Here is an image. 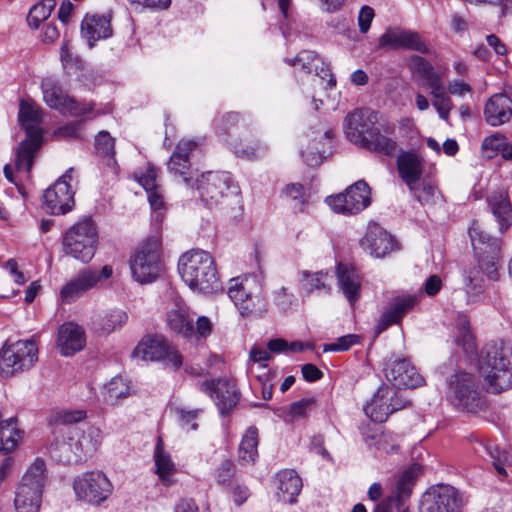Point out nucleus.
I'll use <instances>...</instances> for the list:
<instances>
[{
	"label": "nucleus",
	"instance_id": "34",
	"mask_svg": "<svg viewBox=\"0 0 512 512\" xmlns=\"http://www.w3.org/2000/svg\"><path fill=\"white\" fill-rule=\"evenodd\" d=\"M255 293H262L260 284L254 276L236 277L230 280L228 295L235 305L253 297Z\"/></svg>",
	"mask_w": 512,
	"mask_h": 512
},
{
	"label": "nucleus",
	"instance_id": "48",
	"mask_svg": "<svg viewBox=\"0 0 512 512\" xmlns=\"http://www.w3.org/2000/svg\"><path fill=\"white\" fill-rule=\"evenodd\" d=\"M408 189L413 198L423 205L431 204L436 194V187L425 181L411 185Z\"/></svg>",
	"mask_w": 512,
	"mask_h": 512
},
{
	"label": "nucleus",
	"instance_id": "2",
	"mask_svg": "<svg viewBox=\"0 0 512 512\" xmlns=\"http://www.w3.org/2000/svg\"><path fill=\"white\" fill-rule=\"evenodd\" d=\"M178 271L193 291L211 294L221 289L214 259L207 251L192 249L181 255Z\"/></svg>",
	"mask_w": 512,
	"mask_h": 512
},
{
	"label": "nucleus",
	"instance_id": "51",
	"mask_svg": "<svg viewBox=\"0 0 512 512\" xmlns=\"http://www.w3.org/2000/svg\"><path fill=\"white\" fill-rule=\"evenodd\" d=\"M107 396L110 401L124 398L130 394V385L121 376L114 377L106 385Z\"/></svg>",
	"mask_w": 512,
	"mask_h": 512
},
{
	"label": "nucleus",
	"instance_id": "44",
	"mask_svg": "<svg viewBox=\"0 0 512 512\" xmlns=\"http://www.w3.org/2000/svg\"><path fill=\"white\" fill-rule=\"evenodd\" d=\"M240 314L245 317H259L267 310V302L262 293H255L253 297L235 305Z\"/></svg>",
	"mask_w": 512,
	"mask_h": 512
},
{
	"label": "nucleus",
	"instance_id": "21",
	"mask_svg": "<svg viewBox=\"0 0 512 512\" xmlns=\"http://www.w3.org/2000/svg\"><path fill=\"white\" fill-rule=\"evenodd\" d=\"M197 146L198 144L193 140L179 141L167 164L168 171L174 176L182 177L187 187L194 186L191 177L190 154Z\"/></svg>",
	"mask_w": 512,
	"mask_h": 512
},
{
	"label": "nucleus",
	"instance_id": "36",
	"mask_svg": "<svg viewBox=\"0 0 512 512\" xmlns=\"http://www.w3.org/2000/svg\"><path fill=\"white\" fill-rule=\"evenodd\" d=\"M337 279L343 294L353 305L360 296L361 280L354 269H350L343 264L337 266Z\"/></svg>",
	"mask_w": 512,
	"mask_h": 512
},
{
	"label": "nucleus",
	"instance_id": "30",
	"mask_svg": "<svg viewBox=\"0 0 512 512\" xmlns=\"http://www.w3.org/2000/svg\"><path fill=\"white\" fill-rule=\"evenodd\" d=\"M277 496L280 501L294 504L302 489V479L292 469H284L277 473Z\"/></svg>",
	"mask_w": 512,
	"mask_h": 512
},
{
	"label": "nucleus",
	"instance_id": "50",
	"mask_svg": "<svg viewBox=\"0 0 512 512\" xmlns=\"http://www.w3.org/2000/svg\"><path fill=\"white\" fill-rule=\"evenodd\" d=\"M302 285L303 288L308 292L311 293L314 290H320L324 289L327 290V292L330 291V287H328L326 280L328 278L327 273L323 272H317L310 274L309 272H302Z\"/></svg>",
	"mask_w": 512,
	"mask_h": 512
},
{
	"label": "nucleus",
	"instance_id": "19",
	"mask_svg": "<svg viewBox=\"0 0 512 512\" xmlns=\"http://www.w3.org/2000/svg\"><path fill=\"white\" fill-rule=\"evenodd\" d=\"M385 377L393 387L398 389H412L424 383V378L406 358L387 363Z\"/></svg>",
	"mask_w": 512,
	"mask_h": 512
},
{
	"label": "nucleus",
	"instance_id": "27",
	"mask_svg": "<svg viewBox=\"0 0 512 512\" xmlns=\"http://www.w3.org/2000/svg\"><path fill=\"white\" fill-rule=\"evenodd\" d=\"M484 117L491 126H499L512 117V100L505 93L492 95L485 104Z\"/></svg>",
	"mask_w": 512,
	"mask_h": 512
},
{
	"label": "nucleus",
	"instance_id": "37",
	"mask_svg": "<svg viewBox=\"0 0 512 512\" xmlns=\"http://www.w3.org/2000/svg\"><path fill=\"white\" fill-rule=\"evenodd\" d=\"M128 316L121 309H110L96 315L93 319V329L102 334L109 335L120 329L127 321Z\"/></svg>",
	"mask_w": 512,
	"mask_h": 512
},
{
	"label": "nucleus",
	"instance_id": "9",
	"mask_svg": "<svg viewBox=\"0 0 512 512\" xmlns=\"http://www.w3.org/2000/svg\"><path fill=\"white\" fill-rule=\"evenodd\" d=\"M73 490L78 500L99 506L113 491V485L102 471H89L74 478Z\"/></svg>",
	"mask_w": 512,
	"mask_h": 512
},
{
	"label": "nucleus",
	"instance_id": "45",
	"mask_svg": "<svg viewBox=\"0 0 512 512\" xmlns=\"http://www.w3.org/2000/svg\"><path fill=\"white\" fill-rule=\"evenodd\" d=\"M55 6V0H43L42 2L35 4L28 13V25L31 28L37 29L43 21L48 19Z\"/></svg>",
	"mask_w": 512,
	"mask_h": 512
},
{
	"label": "nucleus",
	"instance_id": "24",
	"mask_svg": "<svg viewBox=\"0 0 512 512\" xmlns=\"http://www.w3.org/2000/svg\"><path fill=\"white\" fill-rule=\"evenodd\" d=\"M360 245L371 256L381 258L394 249V239L385 229L373 223L368 226Z\"/></svg>",
	"mask_w": 512,
	"mask_h": 512
},
{
	"label": "nucleus",
	"instance_id": "35",
	"mask_svg": "<svg viewBox=\"0 0 512 512\" xmlns=\"http://www.w3.org/2000/svg\"><path fill=\"white\" fill-rule=\"evenodd\" d=\"M70 440L76 441L77 451L83 456L92 455L102 442V432L95 426H89L86 430H70Z\"/></svg>",
	"mask_w": 512,
	"mask_h": 512
},
{
	"label": "nucleus",
	"instance_id": "17",
	"mask_svg": "<svg viewBox=\"0 0 512 512\" xmlns=\"http://www.w3.org/2000/svg\"><path fill=\"white\" fill-rule=\"evenodd\" d=\"M200 390L212 398L221 415L228 414L240 399L236 384L229 379L206 380Z\"/></svg>",
	"mask_w": 512,
	"mask_h": 512
},
{
	"label": "nucleus",
	"instance_id": "62",
	"mask_svg": "<svg viewBox=\"0 0 512 512\" xmlns=\"http://www.w3.org/2000/svg\"><path fill=\"white\" fill-rule=\"evenodd\" d=\"M314 404L313 399H301L300 401L294 402L289 407V414L292 417H302L306 411Z\"/></svg>",
	"mask_w": 512,
	"mask_h": 512
},
{
	"label": "nucleus",
	"instance_id": "13",
	"mask_svg": "<svg viewBox=\"0 0 512 512\" xmlns=\"http://www.w3.org/2000/svg\"><path fill=\"white\" fill-rule=\"evenodd\" d=\"M462 507L461 493L450 485L439 484L422 495L419 512H462Z\"/></svg>",
	"mask_w": 512,
	"mask_h": 512
},
{
	"label": "nucleus",
	"instance_id": "39",
	"mask_svg": "<svg viewBox=\"0 0 512 512\" xmlns=\"http://www.w3.org/2000/svg\"><path fill=\"white\" fill-rule=\"evenodd\" d=\"M76 441L70 440V431L62 440H56L49 447V453L53 459L63 464L77 463L82 459L80 451H77Z\"/></svg>",
	"mask_w": 512,
	"mask_h": 512
},
{
	"label": "nucleus",
	"instance_id": "7",
	"mask_svg": "<svg viewBox=\"0 0 512 512\" xmlns=\"http://www.w3.org/2000/svg\"><path fill=\"white\" fill-rule=\"evenodd\" d=\"M161 240L158 236L149 237L135 251L130 259L132 275L139 283H150L161 272Z\"/></svg>",
	"mask_w": 512,
	"mask_h": 512
},
{
	"label": "nucleus",
	"instance_id": "40",
	"mask_svg": "<svg viewBox=\"0 0 512 512\" xmlns=\"http://www.w3.org/2000/svg\"><path fill=\"white\" fill-rule=\"evenodd\" d=\"M156 473L162 484L169 486L173 483L172 476L176 473V466L170 454L164 450L163 441L159 437L154 450Z\"/></svg>",
	"mask_w": 512,
	"mask_h": 512
},
{
	"label": "nucleus",
	"instance_id": "11",
	"mask_svg": "<svg viewBox=\"0 0 512 512\" xmlns=\"http://www.w3.org/2000/svg\"><path fill=\"white\" fill-rule=\"evenodd\" d=\"M325 201L336 213L354 215L371 204V190L364 180H359L344 192L328 196Z\"/></svg>",
	"mask_w": 512,
	"mask_h": 512
},
{
	"label": "nucleus",
	"instance_id": "55",
	"mask_svg": "<svg viewBox=\"0 0 512 512\" xmlns=\"http://www.w3.org/2000/svg\"><path fill=\"white\" fill-rule=\"evenodd\" d=\"M432 105L441 119L445 121L449 119L450 112L453 109V102L448 93L432 99Z\"/></svg>",
	"mask_w": 512,
	"mask_h": 512
},
{
	"label": "nucleus",
	"instance_id": "23",
	"mask_svg": "<svg viewBox=\"0 0 512 512\" xmlns=\"http://www.w3.org/2000/svg\"><path fill=\"white\" fill-rule=\"evenodd\" d=\"M100 282L98 271L90 268L80 270L75 277L69 280L60 290L63 302L71 303L95 288Z\"/></svg>",
	"mask_w": 512,
	"mask_h": 512
},
{
	"label": "nucleus",
	"instance_id": "28",
	"mask_svg": "<svg viewBox=\"0 0 512 512\" xmlns=\"http://www.w3.org/2000/svg\"><path fill=\"white\" fill-rule=\"evenodd\" d=\"M286 62L293 66L299 65L305 73H314L315 76L320 77L322 80L330 76L328 84L330 87L336 85V80L330 74L329 67L325 64L323 59L313 51H301L294 59H287Z\"/></svg>",
	"mask_w": 512,
	"mask_h": 512
},
{
	"label": "nucleus",
	"instance_id": "15",
	"mask_svg": "<svg viewBox=\"0 0 512 512\" xmlns=\"http://www.w3.org/2000/svg\"><path fill=\"white\" fill-rule=\"evenodd\" d=\"M195 183L200 199L208 207L218 205L233 187L232 177L228 172L209 171L197 178Z\"/></svg>",
	"mask_w": 512,
	"mask_h": 512
},
{
	"label": "nucleus",
	"instance_id": "22",
	"mask_svg": "<svg viewBox=\"0 0 512 512\" xmlns=\"http://www.w3.org/2000/svg\"><path fill=\"white\" fill-rule=\"evenodd\" d=\"M417 302L418 297L411 294H402L391 298L388 307L382 313L375 327L376 334H380L389 326L399 323Z\"/></svg>",
	"mask_w": 512,
	"mask_h": 512
},
{
	"label": "nucleus",
	"instance_id": "53",
	"mask_svg": "<svg viewBox=\"0 0 512 512\" xmlns=\"http://www.w3.org/2000/svg\"><path fill=\"white\" fill-rule=\"evenodd\" d=\"M115 140L109 132L100 131L95 137V149L101 157H107L113 159Z\"/></svg>",
	"mask_w": 512,
	"mask_h": 512
},
{
	"label": "nucleus",
	"instance_id": "5",
	"mask_svg": "<svg viewBox=\"0 0 512 512\" xmlns=\"http://www.w3.org/2000/svg\"><path fill=\"white\" fill-rule=\"evenodd\" d=\"M47 478L45 461L35 459L17 485L14 499L17 512H39Z\"/></svg>",
	"mask_w": 512,
	"mask_h": 512
},
{
	"label": "nucleus",
	"instance_id": "58",
	"mask_svg": "<svg viewBox=\"0 0 512 512\" xmlns=\"http://www.w3.org/2000/svg\"><path fill=\"white\" fill-rule=\"evenodd\" d=\"M455 343L461 347L466 354H474L476 352L474 336L470 330L457 332Z\"/></svg>",
	"mask_w": 512,
	"mask_h": 512
},
{
	"label": "nucleus",
	"instance_id": "57",
	"mask_svg": "<svg viewBox=\"0 0 512 512\" xmlns=\"http://www.w3.org/2000/svg\"><path fill=\"white\" fill-rule=\"evenodd\" d=\"M202 412L201 409H192L187 410L185 408H175V413L181 423L182 426H190V430H196L198 425L194 422L199 416V414Z\"/></svg>",
	"mask_w": 512,
	"mask_h": 512
},
{
	"label": "nucleus",
	"instance_id": "20",
	"mask_svg": "<svg viewBox=\"0 0 512 512\" xmlns=\"http://www.w3.org/2000/svg\"><path fill=\"white\" fill-rule=\"evenodd\" d=\"M381 47L392 49H406L422 54L429 53V48L422 40L419 33L412 30H405L398 27L389 28L379 39Z\"/></svg>",
	"mask_w": 512,
	"mask_h": 512
},
{
	"label": "nucleus",
	"instance_id": "29",
	"mask_svg": "<svg viewBox=\"0 0 512 512\" xmlns=\"http://www.w3.org/2000/svg\"><path fill=\"white\" fill-rule=\"evenodd\" d=\"M393 395L394 388L386 385L379 387L370 403L364 406L365 414L374 422H385L390 415L389 400Z\"/></svg>",
	"mask_w": 512,
	"mask_h": 512
},
{
	"label": "nucleus",
	"instance_id": "46",
	"mask_svg": "<svg viewBox=\"0 0 512 512\" xmlns=\"http://www.w3.org/2000/svg\"><path fill=\"white\" fill-rule=\"evenodd\" d=\"M408 65L414 74L425 81L424 83H428L431 79L440 75L432 64L422 56L412 55L409 58Z\"/></svg>",
	"mask_w": 512,
	"mask_h": 512
},
{
	"label": "nucleus",
	"instance_id": "41",
	"mask_svg": "<svg viewBox=\"0 0 512 512\" xmlns=\"http://www.w3.org/2000/svg\"><path fill=\"white\" fill-rule=\"evenodd\" d=\"M259 435L255 426L246 429L238 448L239 461L243 465L254 464L258 457Z\"/></svg>",
	"mask_w": 512,
	"mask_h": 512
},
{
	"label": "nucleus",
	"instance_id": "33",
	"mask_svg": "<svg viewBox=\"0 0 512 512\" xmlns=\"http://www.w3.org/2000/svg\"><path fill=\"white\" fill-rule=\"evenodd\" d=\"M487 200L491 212L499 224L500 231L504 232L512 224V205L507 193L504 191L493 192Z\"/></svg>",
	"mask_w": 512,
	"mask_h": 512
},
{
	"label": "nucleus",
	"instance_id": "54",
	"mask_svg": "<svg viewBox=\"0 0 512 512\" xmlns=\"http://www.w3.org/2000/svg\"><path fill=\"white\" fill-rule=\"evenodd\" d=\"M358 340H359V336H357L355 334L344 335V336L337 338L336 341L333 343L325 344L323 346V351L324 352L347 351L348 349H350V347H352L353 345L358 343Z\"/></svg>",
	"mask_w": 512,
	"mask_h": 512
},
{
	"label": "nucleus",
	"instance_id": "61",
	"mask_svg": "<svg viewBox=\"0 0 512 512\" xmlns=\"http://www.w3.org/2000/svg\"><path fill=\"white\" fill-rule=\"evenodd\" d=\"M504 145H505V139L499 134H494V135H490V136L486 137L483 140L482 149L486 150V151L491 150L492 152L500 151L502 153L503 149H504Z\"/></svg>",
	"mask_w": 512,
	"mask_h": 512
},
{
	"label": "nucleus",
	"instance_id": "32",
	"mask_svg": "<svg viewBox=\"0 0 512 512\" xmlns=\"http://www.w3.org/2000/svg\"><path fill=\"white\" fill-rule=\"evenodd\" d=\"M81 33L88 40L89 46L93 47L99 39L111 36L110 19L106 16L85 17L81 24Z\"/></svg>",
	"mask_w": 512,
	"mask_h": 512
},
{
	"label": "nucleus",
	"instance_id": "16",
	"mask_svg": "<svg viewBox=\"0 0 512 512\" xmlns=\"http://www.w3.org/2000/svg\"><path fill=\"white\" fill-rule=\"evenodd\" d=\"M42 92L46 104L61 113L80 116L93 109L91 104L78 103L75 99L65 95L61 87L52 79H45L42 82Z\"/></svg>",
	"mask_w": 512,
	"mask_h": 512
},
{
	"label": "nucleus",
	"instance_id": "12",
	"mask_svg": "<svg viewBox=\"0 0 512 512\" xmlns=\"http://www.w3.org/2000/svg\"><path fill=\"white\" fill-rule=\"evenodd\" d=\"M133 356L145 361H164L175 370L183 363L182 355L162 336L147 335L141 339L133 351Z\"/></svg>",
	"mask_w": 512,
	"mask_h": 512
},
{
	"label": "nucleus",
	"instance_id": "43",
	"mask_svg": "<svg viewBox=\"0 0 512 512\" xmlns=\"http://www.w3.org/2000/svg\"><path fill=\"white\" fill-rule=\"evenodd\" d=\"M231 148L237 157L254 160L265 153L267 147L258 141L239 140L231 143Z\"/></svg>",
	"mask_w": 512,
	"mask_h": 512
},
{
	"label": "nucleus",
	"instance_id": "47",
	"mask_svg": "<svg viewBox=\"0 0 512 512\" xmlns=\"http://www.w3.org/2000/svg\"><path fill=\"white\" fill-rule=\"evenodd\" d=\"M488 452L497 473L502 477H506L507 471L505 467L512 466V452L502 450L498 446L488 448Z\"/></svg>",
	"mask_w": 512,
	"mask_h": 512
},
{
	"label": "nucleus",
	"instance_id": "38",
	"mask_svg": "<svg viewBox=\"0 0 512 512\" xmlns=\"http://www.w3.org/2000/svg\"><path fill=\"white\" fill-rule=\"evenodd\" d=\"M167 325L173 332L191 338L195 335L193 319L189 316L188 307L178 305L167 313Z\"/></svg>",
	"mask_w": 512,
	"mask_h": 512
},
{
	"label": "nucleus",
	"instance_id": "8",
	"mask_svg": "<svg viewBox=\"0 0 512 512\" xmlns=\"http://www.w3.org/2000/svg\"><path fill=\"white\" fill-rule=\"evenodd\" d=\"M38 359V347L33 340H19L5 344L0 350V372L12 376L30 369Z\"/></svg>",
	"mask_w": 512,
	"mask_h": 512
},
{
	"label": "nucleus",
	"instance_id": "25",
	"mask_svg": "<svg viewBox=\"0 0 512 512\" xmlns=\"http://www.w3.org/2000/svg\"><path fill=\"white\" fill-rule=\"evenodd\" d=\"M57 348L65 357L73 356L81 351L86 343L85 332L81 326L66 322L58 328Z\"/></svg>",
	"mask_w": 512,
	"mask_h": 512
},
{
	"label": "nucleus",
	"instance_id": "56",
	"mask_svg": "<svg viewBox=\"0 0 512 512\" xmlns=\"http://www.w3.org/2000/svg\"><path fill=\"white\" fill-rule=\"evenodd\" d=\"M157 177L156 168L148 167L145 173L137 177V181L148 193L160 187L157 183Z\"/></svg>",
	"mask_w": 512,
	"mask_h": 512
},
{
	"label": "nucleus",
	"instance_id": "14",
	"mask_svg": "<svg viewBox=\"0 0 512 512\" xmlns=\"http://www.w3.org/2000/svg\"><path fill=\"white\" fill-rule=\"evenodd\" d=\"M73 169L70 168L43 194L42 208L52 215H64L75 206L74 190L71 187Z\"/></svg>",
	"mask_w": 512,
	"mask_h": 512
},
{
	"label": "nucleus",
	"instance_id": "6",
	"mask_svg": "<svg viewBox=\"0 0 512 512\" xmlns=\"http://www.w3.org/2000/svg\"><path fill=\"white\" fill-rule=\"evenodd\" d=\"M97 231L91 218L85 217L72 226L64 235L63 249L66 255L83 263L94 257Z\"/></svg>",
	"mask_w": 512,
	"mask_h": 512
},
{
	"label": "nucleus",
	"instance_id": "63",
	"mask_svg": "<svg viewBox=\"0 0 512 512\" xmlns=\"http://www.w3.org/2000/svg\"><path fill=\"white\" fill-rule=\"evenodd\" d=\"M217 480L219 483H226L234 474V465L229 460H224L217 468Z\"/></svg>",
	"mask_w": 512,
	"mask_h": 512
},
{
	"label": "nucleus",
	"instance_id": "1",
	"mask_svg": "<svg viewBox=\"0 0 512 512\" xmlns=\"http://www.w3.org/2000/svg\"><path fill=\"white\" fill-rule=\"evenodd\" d=\"M469 235L476 262L467 266L462 276L466 295L474 301L499 279L501 240L490 236L476 221L470 226Z\"/></svg>",
	"mask_w": 512,
	"mask_h": 512
},
{
	"label": "nucleus",
	"instance_id": "26",
	"mask_svg": "<svg viewBox=\"0 0 512 512\" xmlns=\"http://www.w3.org/2000/svg\"><path fill=\"white\" fill-rule=\"evenodd\" d=\"M396 166L401 180L407 187L421 180L424 170V160L416 152H401L397 157Z\"/></svg>",
	"mask_w": 512,
	"mask_h": 512
},
{
	"label": "nucleus",
	"instance_id": "52",
	"mask_svg": "<svg viewBox=\"0 0 512 512\" xmlns=\"http://www.w3.org/2000/svg\"><path fill=\"white\" fill-rule=\"evenodd\" d=\"M368 445H375L378 450L386 453L392 452L398 449V444L395 435L392 432L383 431L379 435L372 436L370 439H366Z\"/></svg>",
	"mask_w": 512,
	"mask_h": 512
},
{
	"label": "nucleus",
	"instance_id": "49",
	"mask_svg": "<svg viewBox=\"0 0 512 512\" xmlns=\"http://www.w3.org/2000/svg\"><path fill=\"white\" fill-rule=\"evenodd\" d=\"M283 194L291 199L294 203V208L302 211L308 200V194L304 186L300 183H290L283 188Z\"/></svg>",
	"mask_w": 512,
	"mask_h": 512
},
{
	"label": "nucleus",
	"instance_id": "60",
	"mask_svg": "<svg viewBox=\"0 0 512 512\" xmlns=\"http://www.w3.org/2000/svg\"><path fill=\"white\" fill-rule=\"evenodd\" d=\"M374 18V10L370 6H363L358 15V24L359 29L362 33H366L371 25V22Z\"/></svg>",
	"mask_w": 512,
	"mask_h": 512
},
{
	"label": "nucleus",
	"instance_id": "59",
	"mask_svg": "<svg viewBox=\"0 0 512 512\" xmlns=\"http://www.w3.org/2000/svg\"><path fill=\"white\" fill-rule=\"evenodd\" d=\"M86 418V412L83 410H64L58 413L57 419L63 424H73Z\"/></svg>",
	"mask_w": 512,
	"mask_h": 512
},
{
	"label": "nucleus",
	"instance_id": "3",
	"mask_svg": "<svg viewBox=\"0 0 512 512\" xmlns=\"http://www.w3.org/2000/svg\"><path fill=\"white\" fill-rule=\"evenodd\" d=\"M18 119L26 132V138L19 144L16 152L15 167L19 172L30 173L33 161L42 144V109L33 101L21 100Z\"/></svg>",
	"mask_w": 512,
	"mask_h": 512
},
{
	"label": "nucleus",
	"instance_id": "18",
	"mask_svg": "<svg viewBox=\"0 0 512 512\" xmlns=\"http://www.w3.org/2000/svg\"><path fill=\"white\" fill-rule=\"evenodd\" d=\"M378 115L375 111L362 108L357 109L346 117L345 134L347 139L361 146L377 128Z\"/></svg>",
	"mask_w": 512,
	"mask_h": 512
},
{
	"label": "nucleus",
	"instance_id": "64",
	"mask_svg": "<svg viewBox=\"0 0 512 512\" xmlns=\"http://www.w3.org/2000/svg\"><path fill=\"white\" fill-rule=\"evenodd\" d=\"M400 505H402V502L394 498V496L388 495L376 505L374 512H395Z\"/></svg>",
	"mask_w": 512,
	"mask_h": 512
},
{
	"label": "nucleus",
	"instance_id": "42",
	"mask_svg": "<svg viewBox=\"0 0 512 512\" xmlns=\"http://www.w3.org/2000/svg\"><path fill=\"white\" fill-rule=\"evenodd\" d=\"M360 147L386 156H393L398 149V144L396 140L382 134L377 127Z\"/></svg>",
	"mask_w": 512,
	"mask_h": 512
},
{
	"label": "nucleus",
	"instance_id": "31",
	"mask_svg": "<svg viewBox=\"0 0 512 512\" xmlns=\"http://www.w3.org/2000/svg\"><path fill=\"white\" fill-rule=\"evenodd\" d=\"M421 474L422 467L417 463L404 468L395 476L394 488L390 495L402 503L406 501L411 496L416 480Z\"/></svg>",
	"mask_w": 512,
	"mask_h": 512
},
{
	"label": "nucleus",
	"instance_id": "10",
	"mask_svg": "<svg viewBox=\"0 0 512 512\" xmlns=\"http://www.w3.org/2000/svg\"><path fill=\"white\" fill-rule=\"evenodd\" d=\"M448 395L455 406L467 412H477L484 406L475 377L466 372L451 377Z\"/></svg>",
	"mask_w": 512,
	"mask_h": 512
},
{
	"label": "nucleus",
	"instance_id": "4",
	"mask_svg": "<svg viewBox=\"0 0 512 512\" xmlns=\"http://www.w3.org/2000/svg\"><path fill=\"white\" fill-rule=\"evenodd\" d=\"M512 349L505 343L486 345L480 362V373L487 382L488 390L500 393L512 387Z\"/></svg>",
	"mask_w": 512,
	"mask_h": 512
}]
</instances>
